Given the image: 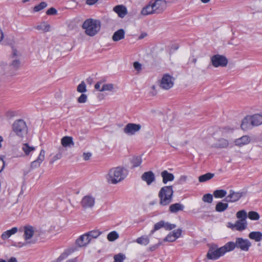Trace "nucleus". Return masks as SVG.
<instances>
[{
    "instance_id": "58836bf2",
    "label": "nucleus",
    "mask_w": 262,
    "mask_h": 262,
    "mask_svg": "<svg viewBox=\"0 0 262 262\" xmlns=\"http://www.w3.org/2000/svg\"><path fill=\"white\" fill-rule=\"evenodd\" d=\"M36 29L38 30H42L44 32H47L50 31V26L46 23H43L40 25L36 27Z\"/></svg>"
},
{
    "instance_id": "5fc2aeb1",
    "label": "nucleus",
    "mask_w": 262,
    "mask_h": 262,
    "mask_svg": "<svg viewBox=\"0 0 262 262\" xmlns=\"http://www.w3.org/2000/svg\"><path fill=\"white\" fill-rule=\"evenodd\" d=\"M68 256V254L67 253H63L57 258V260L58 261V262H60L63 259H66Z\"/></svg>"
},
{
    "instance_id": "13d9d810",
    "label": "nucleus",
    "mask_w": 262,
    "mask_h": 262,
    "mask_svg": "<svg viewBox=\"0 0 262 262\" xmlns=\"http://www.w3.org/2000/svg\"><path fill=\"white\" fill-rule=\"evenodd\" d=\"M8 43L11 47H13V46L15 43V41L13 37H10L9 38H7Z\"/></svg>"
},
{
    "instance_id": "4c0bfd02",
    "label": "nucleus",
    "mask_w": 262,
    "mask_h": 262,
    "mask_svg": "<svg viewBox=\"0 0 262 262\" xmlns=\"http://www.w3.org/2000/svg\"><path fill=\"white\" fill-rule=\"evenodd\" d=\"M247 214L245 210H242L236 213V217L239 220L247 221Z\"/></svg>"
},
{
    "instance_id": "b1692460",
    "label": "nucleus",
    "mask_w": 262,
    "mask_h": 262,
    "mask_svg": "<svg viewBox=\"0 0 262 262\" xmlns=\"http://www.w3.org/2000/svg\"><path fill=\"white\" fill-rule=\"evenodd\" d=\"M21 149L24 152L25 156H28L35 150V147L33 146H30L28 143H23Z\"/></svg>"
},
{
    "instance_id": "bb28decb",
    "label": "nucleus",
    "mask_w": 262,
    "mask_h": 262,
    "mask_svg": "<svg viewBox=\"0 0 262 262\" xmlns=\"http://www.w3.org/2000/svg\"><path fill=\"white\" fill-rule=\"evenodd\" d=\"M233 227H235V229L237 231H243L245 230L247 227V221H244L241 220H237L236 221Z\"/></svg>"
},
{
    "instance_id": "20e7f679",
    "label": "nucleus",
    "mask_w": 262,
    "mask_h": 262,
    "mask_svg": "<svg viewBox=\"0 0 262 262\" xmlns=\"http://www.w3.org/2000/svg\"><path fill=\"white\" fill-rule=\"evenodd\" d=\"M229 252L230 250L227 243L220 248H218L216 245L212 246L209 249L207 257L210 260H217Z\"/></svg>"
},
{
    "instance_id": "4be33fe9",
    "label": "nucleus",
    "mask_w": 262,
    "mask_h": 262,
    "mask_svg": "<svg viewBox=\"0 0 262 262\" xmlns=\"http://www.w3.org/2000/svg\"><path fill=\"white\" fill-rule=\"evenodd\" d=\"M253 126V125L251 123V120L249 116H246L243 119L241 125V127L243 130H247L251 129Z\"/></svg>"
},
{
    "instance_id": "c9c22d12",
    "label": "nucleus",
    "mask_w": 262,
    "mask_h": 262,
    "mask_svg": "<svg viewBox=\"0 0 262 262\" xmlns=\"http://www.w3.org/2000/svg\"><path fill=\"white\" fill-rule=\"evenodd\" d=\"M227 191L224 189H217L213 192V196L217 199L223 198L225 197Z\"/></svg>"
},
{
    "instance_id": "e2e57ef3",
    "label": "nucleus",
    "mask_w": 262,
    "mask_h": 262,
    "mask_svg": "<svg viewBox=\"0 0 262 262\" xmlns=\"http://www.w3.org/2000/svg\"><path fill=\"white\" fill-rule=\"evenodd\" d=\"M187 176H182L180 178V181L181 183L185 182L187 180Z\"/></svg>"
},
{
    "instance_id": "393cba45",
    "label": "nucleus",
    "mask_w": 262,
    "mask_h": 262,
    "mask_svg": "<svg viewBox=\"0 0 262 262\" xmlns=\"http://www.w3.org/2000/svg\"><path fill=\"white\" fill-rule=\"evenodd\" d=\"M184 206L179 203L171 204L169 208L170 212L174 213L178 211H182L184 209Z\"/></svg>"
},
{
    "instance_id": "c85d7f7f",
    "label": "nucleus",
    "mask_w": 262,
    "mask_h": 262,
    "mask_svg": "<svg viewBox=\"0 0 262 262\" xmlns=\"http://www.w3.org/2000/svg\"><path fill=\"white\" fill-rule=\"evenodd\" d=\"M150 242L149 237L148 235H143L138 238L136 240V242L138 244L143 246L147 245Z\"/></svg>"
},
{
    "instance_id": "49530a36",
    "label": "nucleus",
    "mask_w": 262,
    "mask_h": 262,
    "mask_svg": "<svg viewBox=\"0 0 262 262\" xmlns=\"http://www.w3.org/2000/svg\"><path fill=\"white\" fill-rule=\"evenodd\" d=\"M114 262H122L125 259V256L122 253H119L114 256Z\"/></svg>"
},
{
    "instance_id": "0eeeda50",
    "label": "nucleus",
    "mask_w": 262,
    "mask_h": 262,
    "mask_svg": "<svg viewBox=\"0 0 262 262\" xmlns=\"http://www.w3.org/2000/svg\"><path fill=\"white\" fill-rule=\"evenodd\" d=\"M24 56L20 50H12L9 56L10 66L18 70L21 66Z\"/></svg>"
},
{
    "instance_id": "f3484780",
    "label": "nucleus",
    "mask_w": 262,
    "mask_h": 262,
    "mask_svg": "<svg viewBox=\"0 0 262 262\" xmlns=\"http://www.w3.org/2000/svg\"><path fill=\"white\" fill-rule=\"evenodd\" d=\"M86 233L80 235L76 241V244L79 247L87 246L90 243V241Z\"/></svg>"
},
{
    "instance_id": "37998d69",
    "label": "nucleus",
    "mask_w": 262,
    "mask_h": 262,
    "mask_svg": "<svg viewBox=\"0 0 262 262\" xmlns=\"http://www.w3.org/2000/svg\"><path fill=\"white\" fill-rule=\"evenodd\" d=\"M47 6V4L46 2H41L39 5L35 6L33 8V11L35 12H39Z\"/></svg>"
},
{
    "instance_id": "ea45409f",
    "label": "nucleus",
    "mask_w": 262,
    "mask_h": 262,
    "mask_svg": "<svg viewBox=\"0 0 262 262\" xmlns=\"http://www.w3.org/2000/svg\"><path fill=\"white\" fill-rule=\"evenodd\" d=\"M114 84L112 83H103L100 92L112 91L114 89Z\"/></svg>"
},
{
    "instance_id": "774afa93",
    "label": "nucleus",
    "mask_w": 262,
    "mask_h": 262,
    "mask_svg": "<svg viewBox=\"0 0 262 262\" xmlns=\"http://www.w3.org/2000/svg\"><path fill=\"white\" fill-rule=\"evenodd\" d=\"M8 262H17V261L15 257H12L8 260Z\"/></svg>"
},
{
    "instance_id": "6e6d98bb",
    "label": "nucleus",
    "mask_w": 262,
    "mask_h": 262,
    "mask_svg": "<svg viewBox=\"0 0 262 262\" xmlns=\"http://www.w3.org/2000/svg\"><path fill=\"white\" fill-rule=\"evenodd\" d=\"M103 83V81L102 80L97 82L95 85V89L100 92L101 88L102 87Z\"/></svg>"
},
{
    "instance_id": "052dcab7",
    "label": "nucleus",
    "mask_w": 262,
    "mask_h": 262,
    "mask_svg": "<svg viewBox=\"0 0 262 262\" xmlns=\"http://www.w3.org/2000/svg\"><path fill=\"white\" fill-rule=\"evenodd\" d=\"M92 154L90 152H84L83 154V159L86 161L89 160Z\"/></svg>"
},
{
    "instance_id": "6e6552de",
    "label": "nucleus",
    "mask_w": 262,
    "mask_h": 262,
    "mask_svg": "<svg viewBox=\"0 0 262 262\" xmlns=\"http://www.w3.org/2000/svg\"><path fill=\"white\" fill-rule=\"evenodd\" d=\"M23 231L24 232V238L25 242L29 244H34L36 243L35 239H32L33 236H36L37 231L34 229V228L31 225H27L24 227Z\"/></svg>"
},
{
    "instance_id": "8fccbe9b",
    "label": "nucleus",
    "mask_w": 262,
    "mask_h": 262,
    "mask_svg": "<svg viewBox=\"0 0 262 262\" xmlns=\"http://www.w3.org/2000/svg\"><path fill=\"white\" fill-rule=\"evenodd\" d=\"M182 230L181 229L179 228L177 230H173L171 232V233L173 235V236L177 239L179 238L182 234Z\"/></svg>"
},
{
    "instance_id": "3c124183",
    "label": "nucleus",
    "mask_w": 262,
    "mask_h": 262,
    "mask_svg": "<svg viewBox=\"0 0 262 262\" xmlns=\"http://www.w3.org/2000/svg\"><path fill=\"white\" fill-rule=\"evenodd\" d=\"M88 100V96L85 94H82L78 98L77 101L80 103H84L86 102Z\"/></svg>"
},
{
    "instance_id": "69168bd1",
    "label": "nucleus",
    "mask_w": 262,
    "mask_h": 262,
    "mask_svg": "<svg viewBox=\"0 0 262 262\" xmlns=\"http://www.w3.org/2000/svg\"><path fill=\"white\" fill-rule=\"evenodd\" d=\"M151 89L153 90V92H151V95L152 96L156 95L157 94V92L155 91L156 86L154 85H152Z\"/></svg>"
},
{
    "instance_id": "a18cd8bd",
    "label": "nucleus",
    "mask_w": 262,
    "mask_h": 262,
    "mask_svg": "<svg viewBox=\"0 0 262 262\" xmlns=\"http://www.w3.org/2000/svg\"><path fill=\"white\" fill-rule=\"evenodd\" d=\"M202 200L204 202L211 203L213 201V196L210 193H207L203 195Z\"/></svg>"
},
{
    "instance_id": "5701e85b",
    "label": "nucleus",
    "mask_w": 262,
    "mask_h": 262,
    "mask_svg": "<svg viewBox=\"0 0 262 262\" xmlns=\"http://www.w3.org/2000/svg\"><path fill=\"white\" fill-rule=\"evenodd\" d=\"M18 231V228L16 227H13L10 230H8L4 232L1 235V238L3 240L7 239L11 235L15 234Z\"/></svg>"
},
{
    "instance_id": "9b49d317",
    "label": "nucleus",
    "mask_w": 262,
    "mask_h": 262,
    "mask_svg": "<svg viewBox=\"0 0 262 262\" xmlns=\"http://www.w3.org/2000/svg\"><path fill=\"white\" fill-rule=\"evenodd\" d=\"M174 84V78L169 74H164L160 83V87L165 90L171 89Z\"/></svg>"
},
{
    "instance_id": "a19ab883",
    "label": "nucleus",
    "mask_w": 262,
    "mask_h": 262,
    "mask_svg": "<svg viewBox=\"0 0 262 262\" xmlns=\"http://www.w3.org/2000/svg\"><path fill=\"white\" fill-rule=\"evenodd\" d=\"M119 235L115 231L110 232L107 235V239L110 242H113L118 238Z\"/></svg>"
},
{
    "instance_id": "1a4fd4ad",
    "label": "nucleus",
    "mask_w": 262,
    "mask_h": 262,
    "mask_svg": "<svg viewBox=\"0 0 262 262\" xmlns=\"http://www.w3.org/2000/svg\"><path fill=\"white\" fill-rule=\"evenodd\" d=\"M13 130L18 136L23 137L27 132L26 122L21 119L16 120L13 124Z\"/></svg>"
},
{
    "instance_id": "412c9836",
    "label": "nucleus",
    "mask_w": 262,
    "mask_h": 262,
    "mask_svg": "<svg viewBox=\"0 0 262 262\" xmlns=\"http://www.w3.org/2000/svg\"><path fill=\"white\" fill-rule=\"evenodd\" d=\"M250 142V139L248 136H243L241 138L235 139L234 143L236 146L241 147L248 144Z\"/></svg>"
},
{
    "instance_id": "f03ea898",
    "label": "nucleus",
    "mask_w": 262,
    "mask_h": 262,
    "mask_svg": "<svg viewBox=\"0 0 262 262\" xmlns=\"http://www.w3.org/2000/svg\"><path fill=\"white\" fill-rule=\"evenodd\" d=\"M128 173L127 169L123 167L118 166L111 168L105 177L108 183L116 184L123 181Z\"/></svg>"
},
{
    "instance_id": "aec40b11",
    "label": "nucleus",
    "mask_w": 262,
    "mask_h": 262,
    "mask_svg": "<svg viewBox=\"0 0 262 262\" xmlns=\"http://www.w3.org/2000/svg\"><path fill=\"white\" fill-rule=\"evenodd\" d=\"M251 120V123L253 126H257L262 124V115L256 114L249 116Z\"/></svg>"
},
{
    "instance_id": "a878e982",
    "label": "nucleus",
    "mask_w": 262,
    "mask_h": 262,
    "mask_svg": "<svg viewBox=\"0 0 262 262\" xmlns=\"http://www.w3.org/2000/svg\"><path fill=\"white\" fill-rule=\"evenodd\" d=\"M61 143L64 147H71L73 146L74 143L73 141V138L70 136H64L61 140Z\"/></svg>"
},
{
    "instance_id": "ddd939ff",
    "label": "nucleus",
    "mask_w": 262,
    "mask_h": 262,
    "mask_svg": "<svg viewBox=\"0 0 262 262\" xmlns=\"http://www.w3.org/2000/svg\"><path fill=\"white\" fill-rule=\"evenodd\" d=\"M242 191L235 192L233 190L229 191V194L226 196L224 201L228 203H233L238 201L243 195Z\"/></svg>"
},
{
    "instance_id": "4d7b16f0",
    "label": "nucleus",
    "mask_w": 262,
    "mask_h": 262,
    "mask_svg": "<svg viewBox=\"0 0 262 262\" xmlns=\"http://www.w3.org/2000/svg\"><path fill=\"white\" fill-rule=\"evenodd\" d=\"M160 245L161 243H159L157 244L152 245L149 248L148 250L150 251H154L156 250L160 246Z\"/></svg>"
},
{
    "instance_id": "e433bc0d",
    "label": "nucleus",
    "mask_w": 262,
    "mask_h": 262,
    "mask_svg": "<svg viewBox=\"0 0 262 262\" xmlns=\"http://www.w3.org/2000/svg\"><path fill=\"white\" fill-rule=\"evenodd\" d=\"M164 221H160L158 223H156L154 225V229L150 231V235H152L155 231L160 229L162 228H164Z\"/></svg>"
},
{
    "instance_id": "7ed1b4c3",
    "label": "nucleus",
    "mask_w": 262,
    "mask_h": 262,
    "mask_svg": "<svg viewBox=\"0 0 262 262\" xmlns=\"http://www.w3.org/2000/svg\"><path fill=\"white\" fill-rule=\"evenodd\" d=\"M173 190L172 186L162 187L158 193L159 203L162 206H167L172 201Z\"/></svg>"
},
{
    "instance_id": "c03bdc74",
    "label": "nucleus",
    "mask_w": 262,
    "mask_h": 262,
    "mask_svg": "<svg viewBox=\"0 0 262 262\" xmlns=\"http://www.w3.org/2000/svg\"><path fill=\"white\" fill-rule=\"evenodd\" d=\"M77 91L79 93H83L86 92V86L84 81H81V83L78 84L77 88Z\"/></svg>"
},
{
    "instance_id": "6ab92c4d",
    "label": "nucleus",
    "mask_w": 262,
    "mask_h": 262,
    "mask_svg": "<svg viewBox=\"0 0 262 262\" xmlns=\"http://www.w3.org/2000/svg\"><path fill=\"white\" fill-rule=\"evenodd\" d=\"M113 10L121 18H123L127 13L126 8L123 5H118L114 7Z\"/></svg>"
},
{
    "instance_id": "338daca9",
    "label": "nucleus",
    "mask_w": 262,
    "mask_h": 262,
    "mask_svg": "<svg viewBox=\"0 0 262 262\" xmlns=\"http://www.w3.org/2000/svg\"><path fill=\"white\" fill-rule=\"evenodd\" d=\"M61 154H57L54 157V159L55 160H56L57 159H59L61 158Z\"/></svg>"
},
{
    "instance_id": "4468645a",
    "label": "nucleus",
    "mask_w": 262,
    "mask_h": 262,
    "mask_svg": "<svg viewBox=\"0 0 262 262\" xmlns=\"http://www.w3.org/2000/svg\"><path fill=\"white\" fill-rule=\"evenodd\" d=\"M141 126L135 123H128L124 128V133L128 135H133L140 130Z\"/></svg>"
},
{
    "instance_id": "9d476101",
    "label": "nucleus",
    "mask_w": 262,
    "mask_h": 262,
    "mask_svg": "<svg viewBox=\"0 0 262 262\" xmlns=\"http://www.w3.org/2000/svg\"><path fill=\"white\" fill-rule=\"evenodd\" d=\"M212 65L215 68L225 67L228 62L227 58L221 55L216 54L211 57Z\"/></svg>"
},
{
    "instance_id": "864d4df0",
    "label": "nucleus",
    "mask_w": 262,
    "mask_h": 262,
    "mask_svg": "<svg viewBox=\"0 0 262 262\" xmlns=\"http://www.w3.org/2000/svg\"><path fill=\"white\" fill-rule=\"evenodd\" d=\"M46 14L49 15H56L57 14V10L54 8H50L47 11Z\"/></svg>"
},
{
    "instance_id": "f8f14e48",
    "label": "nucleus",
    "mask_w": 262,
    "mask_h": 262,
    "mask_svg": "<svg viewBox=\"0 0 262 262\" xmlns=\"http://www.w3.org/2000/svg\"><path fill=\"white\" fill-rule=\"evenodd\" d=\"M95 204V198L92 195L83 196L80 202L81 206L84 209L92 208Z\"/></svg>"
},
{
    "instance_id": "cd10ccee",
    "label": "nucleus",
    "mask_w": 262,
    "mask_h": 262,
    "mask_svg": "<svg viewBox=\"0 0 262 262\" xmlns=\"http://www.w3.org/2000/svg\"><path fill=\"white\" fill-rule=\"evenodd\" d=\"M249 237L256 242H259L262 240V233L259 231H252L249 233Z\"/></svg>"
},
{
    "instance_id": "09e8293b",
    "label": "nucleus",
    "mask_w": 262,
    "mask_h": 262,
    "mask_svg": "<svg viewBox=\"0 0 262 262\" xmlns=\"http://www.w3.org/2000/svg\"><path fill=\"white\" fill-rule=\"evenodd\" d=\"M176 240V238L173 236V235L169 232L166 237L164 238V242H173Z\"/></svg>"
},
{
    "instance_id": "680f3d73",
    "label": "nucleus",
    "mask_w": 262,
    "mask_h": 262,
    "mask_svg": "<svg viewBox=\"0 0 262 262\" xmlns=\"http://www.w3.org/2000/svg\"><path fill=\"white\" fill-rule=\"evenodd\" d=\"M98 0H87L86 3L89 5H92L95 4Z\"/></svg>"
},
{
    "instance_id": "473e14b6",
    "label": "nucleus",
    "mask_w": 262,
    "mask_h": 262,
    "mask_svg": "<svg viewBox=\"0 0 262 262\" xmlns=\"http://www.w3.org/2000/svg\"><path fill=\"white\" fill-rule=\"evenodd\" d=\"M101 233L102 232L98 230H93L86 232L90 242L93 239L97 238Z\"/></svg>"
},
{
    "instance_id": "39448f33",
    "label": "nucleus",
    "mask_w": 262,
    "mask_h": 262,
    "mask_svg": "<svg viewBox=\"0 0 262 262\" xmlns=\"http://www.w3.org/2000/svg\"><path fill=\"white\" fill-rule=\"evenodd\" d=\"M100 27L101 24L99 20L92 19L86 20L82 25L85 33L90 36L95 35L99 31Z\"/></svg>"
},
{
    "instance_id": "423d86ee",
    "label": "nucleus",
    "mask_w": 262,
    "mask_h": 262,
    "mask_svg": "<svg viewBox=\"0 0 262 262\" xmlns=\"http://www.w3.org/2000/svg\"><path fill=\"white\" fill-rule=\"evenodd\" d=\"M227 244L230 252L233 251L235 248L244 251H248L251 246V242L248 239H244L242 237L236 238L235 242H229Z\"/></svg>"
},
{
    "instance_id": "72a5a7b5",
    "label": "nucleus",
    "mask_w": 262,
    "mask_h": 262,
    "mask_svg": "<svg viewBox=\"0 0 262 262\" xmlns=\"http://www.w3.org/2000/svg\"><path fill=\"white\" fill-rule=\"evenodd\" d=\"M124 31L123 29H119L115 32L113 36V39L114 41H118L124 37Z\"/></svg>"
},
{
    "instance_id": "f704fd0d",
    "label": "nucleus",
    "mask_w": 262,
    "mask_h": 262,
    "mask_svg": "<svg viewBox=\"0 0 262 262\" xmlns=\"http://www.w3.org/2000/svg\"><path fill=\"white\" fill-rule=\"evenodd\" d=\"M214 176V173L208 172L204 174L201 175L199 177V181L201 183L205 182L211 179Z\"/></svg>"
},
{
    "instance_id": "f257e3e1",
    "label": "nucleus",
    "mask_w": 262,
    "mask_h": 262,
    "mask_svg": "<svg viewBox=\"0 0 262 262\" xmlns=\"http://www.w3.org/2000/svg\"><path fill=\"white\" fill-rule=\"evenodd\" d=\"M167 3L164 0H152L141 11V14L147 16L162 13L166 8Z\"/></svg>"
},
{
    "instance_id": "de8ad7c7",
    "label": "nucleus",
    "mask_w": 262,
    "mask_h": 262,
    "mask_svg": "<svg viewBox=\"0 0 262 262\" xmlns=\"http://www.w3.org/2000/svg\"><path fill=\"white\" fill-rule=\"evenodd\" d=\"M177 227V225L174 224H171L168 222L164 221V228L166 230H171L174 229Z\"/></svg>"
},
{
    "instance_id": "c756f323",
    "label": "nucleus",
    "mask_w": 262,
    "mask_h": 262,
    "mask_svg": "<svg viewBox=\"0 0 262 262\" xmlns=\"http://www.w3.org/2000/svg\"><path fill=\"white\" fill-rule=\"evenodd\" d=\"M229 143L228 140L225 139H221L215 143L213 146L216 148H226L228 146Z\"/></svg>"
},
{
    "instance_id": "dca6fc26",
    "label": "nucleus",
    "mask_w": 262,
    "mask_h": 262,
    "mask_svg": "<svg viewBox=\"0 0 262 262\" xmlns=\"http://www.w3.org/2000/svg\"><path fill=\"white\" fill-rule=\"evenodd\" d=\"M141 179L148 185H151L156 180L155 174L151 171L144 172L141 176Z\"/></svg>"
},
{
    "instance_id": "603ef678",
    "label": "nucleus",
    "mask_w": 262,
    "mask_h": 262,
    "mask_svg": "<svg viewBox=\"0 0 262 262\" xmlns=\"http://www.w3.org/2000/svg\"><path fill=\"white\" fill-rule=\"evenodd\" d=\"M133 66L134 69L138 72H140L142 70V65L138 61L134 62Z\"/></svg>"
},
{
    "instance_id": "2eb2a0df",
    "label": "nucleus",
    "mask_w": 262,
    "mask_h": 262,
    "mask_svg": "<svg viewBox=\"0 0 262 262\" xmlns=\"http://www.w3.org/2000/svg\"><path fill=\"white\" fill-rule=\"evenodd\" d=\"M46 151L44 149L40 150L39 155L36 160L31 163L30 167L31 169H35L40 166L41 163L45 160Z\"/></svg>"
},
{
    "instance_id": "bf43d9fd",
    "label": "nucleus",
    "mask_w": 262,
    "mask_h": 262,
    "mask_svg": "<svg viewBox=\"0 0 262 262\" xmlns=\"http://www.w3.org/2000/svg\"><path fill=\"white\" fill-rule=\"evenodd\" d=\"M5 162L3 159L0 158V172H1L5 167Z\"/></svg>"
},
{
    "instance_id": "a211bd4d",
    "label": "nucleus",
    "mask_w": 262,
    "mask_h": 262,
    "mask_svg": "<svg viewBox=\"0 0 262 262\" xmlns=\"http://www.w3.org/2000/svg\"><path fill=\"white\" fill-rule=\"evenodd\" d=\"M161 176L162 178V182L165 184H167L168 182L172 181L174 179V175L167 170L162 171Z\"/></svg>"
},
{
    "instance_id": "2f4dec72",
    "label": "nucleus",
    "mask_w": 262,
    "mask_h": 262,
    "mask_svg": "<svg viewBox=\"0 0 262 262\" xmlns=\"http://www.w3.org/2000/svg\"><path fill=\"white\" fill-rule=\"evenodd\" d=\"M142 162V157L140 156H134L130 160V163L133 167L139 166Z\"/></svg>"
},
{
    "instance_id": "0e129e2a",
    "label": "nucleus",
    "mask_w": 262,
    "mask_h": 262,
    "mask_svg": "<svg viewBox=\"0 0 262 262\" xmlns=\"http://www.w3.org/2000/svg\"><path fill=\"white\" fill-rule=\"evenodd\" d=\"M147 33H145V32H144V33H142L140 36H139L138 38L139 39H143V38H144L145 37H146L147 36Z\"/></svg>"
},
{
    "instance_id": "7c9ffc66",
    "label": "nucleus",
    "mask_w": 262,
    "mask_h": 262,
    "mask_svg": "<svg viewBox=\"0 0 262 262\" xmlns=\"http://www.w3.org/2000/svg\"><path fill=\"white\" fill-rule=\"evenodd\" d=\"M228 207V204L226 203L219 202L215 206V211L218 212H222L225 211Z\"/></svg>"
},
{
    "instance_id": "79ce46f5",
    "label": "nucleus",
    "mask_w": 262,
    "mask_h": 262,
    "mask_svg": "<svg viewBox=\"0 0 262 262\" xmlns=\"http://www.w3.org/2000/svg\"><path fill=\"white\" fill-rule=\"evenodd\" d=\"M247 216L249 217V219L251 220L257 221L259 219V214L257 212L253 211L249 212Z\"/></svg>"
}]
</instances>
